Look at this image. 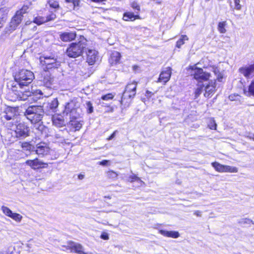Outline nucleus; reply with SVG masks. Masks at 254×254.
<instances>
[{
  "mask_svg": "<svg viewBox=\"0 0 254 254\" xmlns=\"http://www.w3.org/2000/svg\"><path fill=\"white\" fill-rule=\"evenodd\" d=\"M196 64L189 65L186 68L187 76L197 81L196 87L193 91L194 99H197L203 90L204 96L210 98L216 91V80H210L205 85L203 82L209 80L211 74L204 71L202 68L197 67Z\"/></svg>",
  "mask_w": 254,
  "mask_h": 254,
  "instance_id": "nucleus-1",
  "label": "nucleus"
},
{
  "mask_svg": "<svg viewBox=\"0 0 254 254\" xmlns=\"http://www.w3.org/2000/svg\"><path fill=\"white\" fill-rule=\"evenodd\" d=\"M138 82L135 80L128 82L122 94L120 103L124 107L129 106L136 95Z\"/></svg>",
  "mask_w": 254,
  "mask_h": 254,
  "instance_id": "nucleus-2",
  "label": "nucleus"
},
{
  "mask_svg": "<svg viewBox=\"0 0 254 254\" xmlns=\"http://www.w3.org/2000/svg\"><path fill=\"white\" fill-rule=\"evenodd\" d=\"M14 79L20 87L27 86L34 79V74L29 70L22 69L16 72Z\"/></svg>",
  "mask_w": 254,
  "mask_h": 254,
  "instance_id": "nucleus-3",
  "label": "nucleus"
},
{
  "mask_svg": "<svg viewBox=\"0 0 254 254\" xmlns=\"http://www.w3.org/2000/svg\"><path fill=\"white\" fill-rule=\"evenodd\" d=\"M29 6L24 4L21 8L15 11L9 23V28L10 30L13 31L17 28L23 20V14L27 12Z\"/></svg>",
  "mask_w": 254,
  "mask_h": 254,
  "instance_id": "nucleus-4",
  "label": "nucleus"
},
{
  "mask_svg": "<svg viewBox=\"0 0 254 254\" xmlns=\"http://www.w3.org/2000/svg\"><path fill=\"white\" fill-rule=\"evenodd\" d=\"M85 44L81 41L72 42L66 48V55L71 58H76L81 56L85 50Z\"/></svg>",
  "mask_w": 254,
  "mask_h": 254,
  "instance_id": "nucleus-5",
  "label": "nucleus"
},
{
  "mask_svg": "<svg viewBox=\"0 0 254 254\" xmlns=\"http://www.w3.org/2000/svg\"><path fill=\"white\" fill-rule=\"evenodd\" d=\"M40 62L45 71L50 69L59 68L61 63L53 56H41L39 58Z\"/></svg>",
  "mask_w": 254,
  "mask_h": 254,
  "instance_id": "nucleus-6",
  "label": "nucleus"
},
{
  "mask_svg": "<svg viewBox=\"0 0 254 254\" xmlns=\"http://www.w3.org/2000/svg\"><path fill=\"white\" fill-rule=\"evenodd\" d=\"M39 109L38 106H31L29 107L25 111V114L28 115V119L32 124H36L41 121L43 115L40 113H37Z\"/></svg>",
  "mask_w": 254,
  "mask_h": 254,
  "instance_id": "nucleus-7",
  "label": "nucleus"
},
{
  "mask_svg": "<svg viewBox=\"0 0 254 254\" xmlns=\"http://www.w3.org/2000/svg\"><path fill=\"white\" fill-rule=\"evenodd\" d=\"M14 131L15 137L18 139L25 138L30 135V128L28 125L24 122L17 124Z\"/></svg>",
  "mask_w": 254,
  "mask_h": 254,
  "instance_id": "nucleus-8",
  "label": "nucleus"
},
{
  "mask_svg": "<svg viewBox=\"0 0 254 254\" xmlns=\"http://www.w3.org/2000/svg\"><path fill=\"white\" fill-rule=\"evenodd\" d=\"M215 170L219 173H237L238 169L236 167L221 164L217 162L211 163Z\"/></svg>",
  "mask_w": 254,
  "mask_h": 254,
  "instance_id": "nucleus-9",
  "label": "nucleus"
},
{
  "mask_svg": "<svg viewBox=\"0 0 254 254\" xmlns=\"http://www.w3.org/2000/svg\"><path fill=\"white\" fill-rule=\"evenodd\" d=\"M25 164L34 170L47 168L48 167V163L41 161L37 157L33 159L27 160Z\"/></svg>",
  "mask_w": 254,
  "mask_h": 254,
  "instance_id": "nucleus-10",
  "label": "nucleus"
},
{
  "mask_svg": "<svg viewBox=\"0 0 254 254\" xmlns=\"http://www.w3.org/2000/svg\"><path fill=\"white\" fill-rule=\"evenodd\" d=\"M172 70V69L170 66H168L165 69L162 70L157 79V82L165 85L171 78Z\"/></svg>",
  "mask_w": 254,
  "mask_h": 254,
  "instance_id": "nucleus-11",
  "label": "nucleus"
},
{
  "mask_svg": "<svg viewBox=\"0 0 254 254\" xmlns=\"http://www.w3.org/2000/svg\"><path fill=\"white\" fill-rule=\"evenodd\" d=\"M67 244L66 249L70 250V252L78 254H87L83 252V248L81 244L75 243L72 241H68Z\"/></svg>",
  "mask_w": 254,
  "mask_h": 254,
  "instance_id": "nucleus-12",
  "label": "nucleus"
},
{
  "mask_svg": "<svg viewBox=\"0 0 254 254\" xmlns=\"http://www.w3.org/2000/svg\"><path fill=\"white\" fill-rule=\"evenodd\" d=\"M77 36L75 31H65L61 32L59 37L61 40L64 42H70L74 41Z\"/></svg>",
  "mask_w": 254,
  "mask_h": 254,
  "instance_id": "nucleus-13",
  "label": "nucleus"
},
{
  "mask_svg": "<svg viewBox=\"0 0 254 254\" xmlns=\"http://www.w3.org/2000/svg\"><path fill=\"white\" fill-rule=\"evenodd\" d=\"M239 72L246 78L252 77L254 74V64L239 68Z\"/></svg>",
  "mask_w": 254,
  "mask_h": 254,
  "instance_id": "nucleus-14",
  "label": "nucleus"
},
{
  "mask_svg": "<svg viewBox=\"0 0 254 254\" xmlns=\"http://www.w3.org/2000/svg\"><path fill=\"white\" fill-rule=\"evenodd\" d=\"M77 119V117H70L68 122L69 126L73 131H79L82 127V122L78 121Z\"/></svg>",
  "mask_w": 254,
  "mask_h": 254,
  "instance_id": "nucleus-15",
  "label": "nucleus"
},
{
  "mask_svg": "<svg viewBox=\"0 0 254 254\" xmlns=\"http://www.w3.org/2000/svg\"><path fill=\"white\" fill-rule=\"evenodd\" d=\"M121 55L118 51L113 52L109 58V63L111 66L117 65L120 63Z\"/></svg>",
  "mask_w": 254,
  "mask_h": 254,
  "instance_id": "nucleus-16",
  "label": "nucleus"
},
{
  "mask_svg": "<svg viewBox=\"0 0 254 254\" xmlns=\"http://www.w3.org/2000/svg\"><path fill=\"white\" fill-rule=\"evenodd\" d=\"M53 124L58 127H63L65 126L64 118L61 114H55L52 116Z\"/></svg>",
  "mask_w": 254,
  "mask_h": 254,
  "instance_id": "nucleus-17",
  "label": "nucleus"
},
{
  "mask_svg": "<svg viewBox=\"0 0 254 254\" xmlns=\"http://www.w3.org/2000/svg\"><path fill=\"white\" fill-rule=\"evenodd\" d=\"M140 19V17L138 13L135 14L134 13L129 11L125 12L123 15V19L125 21H133Z\"/></svg>",
  "mask_w": 254,
  "mask_h": 254,
  "instance_id": "nucleus-18",
  "label": "nucleus"
},
{
  "mask_svg": "<svg viewBox=\"0 0 254 254\" xmlns=\"http://www.w3.org/2000/svg\"><path fill=\"white\" fill-rule=\"evenodd\" d=\"M5 115H4V118L7 120L9 121L11 119H13L16 116L15 108L8 107L4 111Z\"/></svg>",
  "mask_w": 254,
  "mask_h": 254,
  "instance_id": "nucleus-19",
  "label": "nucleus"
},
{
  "mask_svg": "<svg viewBox=\"0 0 254 254\" xmlns=\"http://www.w3.org/2000/svg\"><path fill=\"white\" fill-rule=\"evenodd\" d=\"M158 233L165 237L178 238L180 237V234L178 231H166L162 229L158 230Z\"/></svg>",
  "mask_w": 254,
  "mask_h": 254,
  "instance_id": "nucleus-20",
  "label": "nucleus"
},
{
  "mask_svg": "<svg viewBox=\"0 0 254 254\" xmlns=\"http://www.w3.org/2000/svg\"><path fill=\"white\" fill-rule=\"evenodd\" d=\"M97 53L95 51L89 50L87 52L86 61L89 65H93L96 60Z\"/></svg>",
  "mask_w": 254,
  "mask_h": 254,
  "instance_id": "nucleus-21",
  "label": "nucleus"
},
{
  "mask_svg": "<svg viewBox=\"0 0 254 254\" xmlns=\"http://www.w3.org/2000/svg\"><path fill=\"white\" fill-rule=\"evenodd\" d=\"M35 152L37 154L44 156L49 153L50 148L44 144L43 145L39 144Z\"/></svg>",
  "mask_w": 254,
  "mask_h": 254,
  "instance_id": "nucleus-22",
  "label": "nucleus"
},
{
  "mask_svg": "<svg viewBox=\"0 0 254 254\" xmlns=\"http://www.w3.org/2000/svg\"><path fill=\"white\" fill-rule=\"evenodd\" d=\"M76 111L77 108L75 107V103L73 102H70L65 104L64 113L67 115L73 113H76Z\"/></svg>",
  "mask_w": 254,
  "mask_h": 254,
  "instance_id": "nucleus-23",
  "label": "nucleus"
},
{
  "mask_svg": "<svg viewBox=\"0 0 254 254\" xmlns=\"http://www.w3.org/2000/svg\"><path fill=\"white\" fill-rule=\"evenodd\" d=\"M42 81L44 85L47 87H50L53 84L54 77H52L51 74L44 75Z\"/></svg>",
  "mask_w": 254,
  "mask_h": 254,
  "instance_id": "nucleus-24",
  "label": "nucleus"
},
{
  "mask_svg": "<svg viewBox=\"0 0 254 254\" xmlns=\"http://www.w3.org/2000/svg\"><path fill=\"white\" fill-rule=\"evenodd\" d=\"M227 25L226 21H220L217 24V30L218 32L221 34H224L227 32L226 27Z\"/></svg>",
  "mask_w": 254,
  "mask_h": 254,
  "instance_id": "nucleus-25",
  "label": "nucleus"
},
{
  "mask_svg": "<svg viewBox=\"0 0 254 254\" xmlns=\"http://www.w3.org/2000/svg\"><path fill=\"white\" fill-rule=\"evenodd\" d=\"M189 38L186 35H181L180 38L176 42V47L180 48L185 44V41H188Z\"/></svg>",
  "mask_w": 254,
  "mask_h": 254,
  "instance_id": "nucleus-26",
  "label": "nucleus"
},
{
  "mask_svg": "<svg viewBox=\"0 0 254 254\" xmlns=\"http://www.w3.org/2000/svg\"><path fill=\"white\" fill-rule=\"evenodd\" d=\"M106 176L108 179L113 181L118 178V174L113 170H109L106 172Z\"/></svg>",
  "mask_w": 254,
  "mask_h": 254,
  "instance_id": "nucleus-27",
  "label": "nucleus"
},
{
  "mask_svg": "<svg viewBox=\"0 0 254 254\" xmlns=\"http://www.w3.org/2000/svg\"><path fill=\"white\" fill-rule=\"evenodd\" d=\"M58 105L59 102L57 98H54L48 103V108L52 111H54L58 107Z\"/></svg>",
  "mask_w": 254,
  "mask_h": 254,
  "instance_id": "nucleus-28",
  "label": "nucleus"
},
{
  "mask_svg": "<svg viewBox=\"0 0 254 254\" xmlns=\"http://www.w3.org/2000/svg\"><path fill=\"white\" fill-rule=\"evenodd\" d=\"M33 22L38 25H40L43 23H46L45 19V17L39 15H38L34 18Z\"/></svg>",
  "mask_w": 254,
  "mask_h": 254,
  "instance_id": "nucleus-29",
  "label": "nucleus"
},
{
  "mask_svg": "<svg viewBox=\"0 0 254 254\" xmlns=\"http://www.w3.org/2000/svg\"><path fill=\"white\" fill-rule=\"evenodd\" d=\"M21 147L24 150L31 151L33 149V145L29 142H23L21 143Z\"/></svg>",
  "mask_w": 254,
  "mask_h": 254,
  "instance_id": "nucleus-30",
  "label": "nucleus"
},
{
  "mask_svg": "<svg viewBox=\"0 0 254 254\" xmlns=\"http://www.w3.org/2000/svg\"><path fill=\"white\" fill-rule=\"evenodd\" d=\"M48 3L50 7L54 9H58L60 7V4L58 0H48Z\"/></svg>",
  "mask_w": 254,
  "mask_h": 254,
  "instance_id": "nucleus-31",
  "label": "nucleus"
},
{
  "mask_svg": "<svg viewBox=\"0 0 254 254\" xmlns=\"http://www.w3.org/2000/svg\"><path fill=\"white\" fill-rule=\"evenodd\" d=\"M130 5L131 8L135 11V13L137 14L138 13L139 14V12L140 11V5L135 1L131 2Z\"/></svg>",
  "mask_w": 254,
  "mask_h": 254,
  "instance_id": "nucleus-32",
  "label": "nucleus"
},
{
  "mask_svg": "<svg viewBox=\"0 0 254 254\" xmlns=\"http://www.w3.org/2000/svg\"><path fill=\"white\" fill-rule=\"evenodd\" d=\"M208 127L213 130H216L217 128V125L213 118H210L208 123Z\"/></svg>",
  "mask_w": 254,
  "mask_h": 254,
  "instance_id": "nucleus-33",
  "label": "nucleus"
},
{
  "mask_svg": "<svg viewBox=\"0 0 254 254\" xmlns=\"http://www.w3.org/2000/svg\"><path fill=\"white\" fill-rule=\"evenodd\" d=\"M115 97V94L109 93L101 96V99L105 101L112 100Z\"/></svg>",
  "mask_w": 254,
  "mask_h": 254,
  "instance_id": "nucleus-34",
  "label": "nucleus"
},
{
  "mask_svg": "<svg viewBox=\"0 0 254 254\" xmlns=\"http://www.w3.org/2000/svg\"><path fill=\"white\" fill-rule=\"evenodd\" d=\"M1 210L3 213L7 216L10 217L12 213V211L7 206H2L1 207Z\"/></svg>",
  "mask_w": 254,
  "mask_h": 254,
  "instance_id": "nucleus-35",
  "label": "nucleus"
},
{
  "mask_svg": "<svg viewBox=\"0 0 254 254\" xmlns=\"http://www.w3.org/2000/svg\"><path fill=\"white\" fill-rule=\"evenodd\" d=\"M10 218L17 222H20L22 218V216L18 213H12Z\"/></svg>",
  "mask_w": 254,
  "mask_h": 254,
  "instance_id": "nucleus-36",
  "label": "nucleus"
},
{
  "mask_svg": "<svg viewBox=\"0 0 254 254\" xmlns=\"http://www.w3.org/2000/svg\"><path fill=\"white\" fill-rule=\"evenodd\" d=\"M56 18V15L54 12H51L46 17H45L46 22H48L51 21L55 20Z\"/></svg>",
  "mask_w": 254,
  "mask_h": 254,
  "instance_id": "nucleus-37",
  "label": "nucleus"
},
{
  "mask_svg": "<svg viewBox=\"0 0 254 254\" xmlns=\"http://www.w3.org/2000/svg\"><path fill=\"white\" fill-rule=\"evenodd\" d=\"M102 106L105 108V111L104 112L105 113H112L114 111V108L110 104H106Z\"/></svg>",
  "mask_w": 254,
  "mask_h": 254,
  "instance_id": "nucleus-38",
  "label": "nucleus"
},
{
  "mask_svg": "<svg viewBox=\"0 0 254 254\" xmlns=\"http://www.w3.org/2000/svg\"><path fill=\"white\" fill-rule=\"evenodd\" d=\"M87 106V112L88 114H91L93 112V107L91 101H87L86 103Z\"/></svg>",
  "mask_w": 254,
  "mask_h": 254,
  "instance_id": "nucleus-39",
  "label": "nucleus"
},
{
  "mask_svg": "<svg viewBox=\"0 0 254 254\" xmlns=\"http://www.w3.org/2000/svg\"><path fill=\"white\" fill-rule=\"evenodd\" d=\"M6 14L3 10H0V28L2 26V22L6 17Z\"/></svg>",
  "mask_w": 254,
  "mask_h": 254,
  "instance_id": "nucleus-40",
  "label": "nucleus"
},
{
  "mask_svg": "<svg viewBox=\"0 0 254 254\" xmlns=\"http://www.w3.org/2000/svg\"><path fill=\"white\" fill-rule=\"evenodd\" d=\"M140 178L135 174L130 175L128 177V180L131 183H132V182H134L135 181H140Z\"/></svg>",
  "mask_w": 254,
  "mask_h": 254,
  "instance_id": "nucleus-41",
  "label": "nucleus"
},
{
  "mask_svg": "<svg viewBox=\"0 0 254 254\" xmlns=\"http://www.w3.org/2000/svg\"><path fill=\"white\" fill-rule=\"evenodd\" d=\"M239 223L248 224H254V222L251 219L247 218L242 219Z\"/></svg>",
  "mask_w": 254,
  "mask_h": 254,
  "instance_id": "nucleus-42",
  "label": "nucleus"
},
{
  "mask_svg": "<svg viewBox=\"0 0 254 254\" xmlns=\"http://www.w3.org/2000/svg\"><path fill=\"white\" fill-rule=\"evenodd\" d=\"M65 1L67 3H72L74 7L78 6L79 5V0H65Z\"/></svg>",
  "mask_w": 254,
  "mask_h": 254,
  "instance_id": "nucleus-43",
  "label": "nucleus"
},
{
  "mask_svg": "<svg viewBox=\"0 0 254 254\" xmlns=\"http://www.w3.org/2000/svg\"><path fill=\"white\" fill-rule=\"evenodd\" d=\"M235 7L236 10H239L242 8V5L240 4V0H234Z\"/></svg>",
  "mask_w": 254,
  "mask_h": 254,
  "instance_id": "nucleus-44",
  "label": "nucleus"
},
{
  "mask_svg": "<svg viewBox=\"0 0 254 254\" xmlns=\"http://www.w3.org/2000/svg\"><path fill=\"white\" fill-rule=\"evenodd\" d=\"M100 238L104 240H108L109 239L108 234L106 232H102Z\"/></svg>",
  "mask_w": 254,
  "mask_h": 254,
  "instance_id": "nucleus-45",
  "label": "nucleus"
},
{
  "mask_svg": "<svg viewBox=\"0 0 254 254\" xmlns=\"http://www.w3.org/2000/svg\"><path fill=\"white\" fill-rule=\"evenodd\" d=\"M98 164L102 166H107L109 164V161L108 160H103L99 162Z\"/></svg>",
  "mask_w": 254,
  "mask_h": 254,
  "instance_id": "nucleus-46",
  "label": "nucleus"
},
{
  "mask_svg": "<svg viewBox=\"0 0 254 254\" xmlns=\"http://www.w3.org/2000/svg\"><path fill=\"white\" fill-rule=\"evenodd\" d=\"M118 132V130H115L107 138V140H110L112 139L116 135V134Z\"/></svg>",
  "mask_w": 254,
  "mask_h": 254,
  "instance_id": "nucleus-47",
  "label": "nucleus"
},
{
  "mask_svg": "<svg viewBox=\"0 0 254 254\" xmlns=\"http://www.w3.org/2000/svg\"><path fill=\"white\" fill-rule=\"evenodd\" d=\"M212 71L214 72V73L215 75H217V74H218L219 73H220L219 69L218 68V67L215 66H212Z\"/></svg>",
  "mask_w": 254,
  "mask_h": 254,
  "instance_id": "nucleus-48",
  "label": "nucleus"
},
{
  "mask_svg": "<svg viewBox=\"0 0 254 254\" xmlns=\"http://www.w3.org/2000/svg\"><path fill=\"white\" fill-rule=\"evenodd\" d=\"M223 78V76L222 74L221 73H220L217 75L216 80H218L219 82H222Z\"/></svg>",
  "mask_w": 254,
  "mask_h": 254,
  "instance_id": "nucleus-49",
  "label": "nucleus"
},
{
  "mask_svg": "<svg viewBox=\"0 0 254 254\" xmlns=\"http://www.w3.org/2000/svg\"><path fill=\"white\" fill-rule=\"evenodd\" d=\"M153 95V93L152 92L149 91L148 90H147L145 92V95L147 97H151Z\"/></svg>",
  "mask_w": 254,
  "mask_h": 254,
  "instance_id": "nucleus-50",
  "label": "nucleus"
},
{
  "mask_svg": "<svg viewBox=\"0 0 254 254\" xmlns=\"http://www.w3.org/2000/svg\"><path fill=\"white\" fill-rule=\"evenodd\" d=\"M247 137L250 140L254 141V134H249L247 135Z\"/></svg>",
  "mask_w": 254,
  "mask_h": 254,
  "instance_id": "nucleus-51",
  "label": "nucleus"
},
{
  "mask_svg": "<svg viewBox=\"0 0 254 254\" xmlns=\"http://www.w3.org/2000/svg\"><path fill=\"white\" fill-rule=\"evenodd\" d=\"M194 214L197 217L201 216V212L199 210H196L194 212Z\"/></svg>",
  "mask_w": 254,
  "mask_h": 254,
  "instance_id": "nucleus-52",
  "label": "nucleus"
},
{
  "mask_svg": "<svg viewBox=\"0 0 254 254\" xmlns=\"http://www.w3.org/2000/svg\"><path fill=\"white\" fill-rule=\"evenodd\" d=\"M139 66L136 64L133 65L132 66V68L133 70L134 71H137L139 69Z\"/></svg>",
  "mask_w": 254,
  "mask_h": 254,
  "instance_id": "nucleus-53",
  "label": "nucleus"
},
{
  "mask_svg": "<svg viewBox=\"0 0 254 254\" xmlns=\"http://www.w3.org/2000/svg\"><path fill=\"white\" fill-rule=\"evenodd\" d=\"M92 2L100 3L106 1V0H91Z\"/></svg>",
  "mask_w": 254,
  "mask_h": 254,
  "instance_id": "nucleus-54",
  "label": "nucleus"
},
{
  "mask_svg": "<svg viewBox=\"0 0 254 254\" xmlns=\"http://www.w3.org/2000/svg\"><path fill=\"white\" fill-rule=\"evenodd\" d=\"M84 175L80 174H79L78 175V178L80 180L83 179L84 178Z\"/></svg>",
  "mask_w": 254,
  "mask_h": 254,
  "instance_id": "nucleus-55",
  "label": "nucleus"
},
{
  "mask_svg": "<svg viewBox=\"0 0 254 254\" xmlns=\"http://www.w3.org/2000/svg\"><path fill=\"white\" fill-rule=\"evenodd\" d=\"M36 92L39 94L42 95V91L40 90H37L36 91Z\"/></svg>",
  "mask_w": 254,
  "mask_h": 254,
  "instance_id": "nucleus-56",
  "label": "nucleus"
},
{
  "mask_svg": "<svg viewBox=\"0 0 254 254\" xmlns=\"http://www.w3.org/2000/svg\"><path fill=\"white\" fill-rule=\"evenodd\" d=\"M104 197L105 198L111 199V196L110 195L105 196Z\"/></svg>",
  "mask_w": 254,
  "mask_h": 254,
  "instance_id": "nucleus-57",
  "label": "nucleus"
},
{
  "mask_svg": "<svg viewBox=\"0 0 254 254\" xmlns=\"http://www.w3.org/2000/svg\"><path fill=\"white\" fill-rule=\"evenodd\" d=\"M9 95H10V94H9L8 95V97H7L8 99L9 100H11V101H12L13 100H12V99H10V98Z\"/></svg>",
  "mask_w": 254,
  "mask_h": 254,
  "instance_id": "nucleus-58",
  "label": "nucleus"
},
{
  "mask_svg": "<svg viewBox=\"0 0 254 254\" xmlns=\"http://www.w3.org/2000/svg\"><path fill=\"white\" fill-rule=\"evenodd\" d=\"M205 0V1H209L210 0Z\"/></svg>",
  "mask_w": 254,
  "mask_h": 254,
  "instance_id": "nucleus-59",
  "label": "nucleus"
},
{
  "mask_svg": "<svg viewBox=\"0 0 254 254\" xmlns=\"http://www.w3.org/2000/svg\"><path fill=\"white\" fill-rule=\"evenodd\" d=\"M31 93H29V94L28 96H30Z\"/></svg>",
  "mask_w": 254,
  "mask_h": 254,
  "instance_id": "nucleus-60",
  "label": "nucleus"
}]
</instances>
